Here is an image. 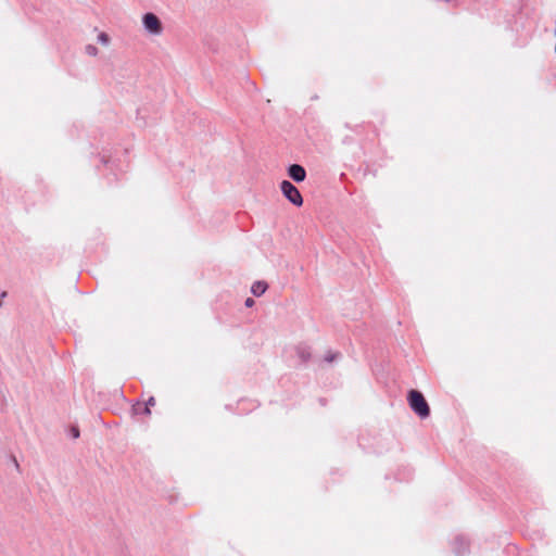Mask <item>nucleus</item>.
<instances>
[{
    "label": "nucleus",
    "mask_w": 556,
    "mask_h": 556,
    "mask_svg": "<svg viewBox=\"0 0 556 556\" xmlns=\"http://www.w3.org/2000/svg\"><path fill=\"white\" fill-rule=\"evenodd\" d=\"M268 289V283L264 280L254 281L251 286V293L255 296L263 295Z\"/></svg>",
    "instance_id": "39448f33"
},
{
    "label": "nucleus",
    "mask_w": 556,
    "mask_h": 556,
    "mask_svg": "<svg viewBox=\"0 0 556 556\" xmlns=\"http://www.w3.org/2000/svg\"><path fill=\"white\" fill-rule=\"evenodd\" d=\"M72 433H73V437H74V438H78V437H79V431H78V429H77V428H73V429H72Z\"/></svg>",
    "instance_id": "9d476101"
},
{
    "label": "nucleus",
    "mask_w": 556,
    "mask_h": 556,
    "mask_svg": "<svg viewBox=\"0 0 556 556\" xmlns=\"http://www.w3.org/2000/svg\"><path fill=\"white\" fill-rule=\"evenodd\" d=\"M98 39L103 45H108L109 43V36L105 33L99 34Z\"/></svg>",
    "instance_id": "0eeeda50"
},
{
    "label": "nucleus",
    "mask_w": 556,
    "mask_h": 556,
    "mask_svg": "<svg viewBox=\"0 0 556 556\" xmlns=\"http://www.w3.org/2000/svg\"><path fill=\"white\" fill-rule=\"evenodd\" d=\"M288 174L291 179H293L295 182H301L306 177V172L303 166L299 164H293L289 167Z\"/></svg>",
    "instance_id": "20e7f679"
},
{
    "label": "nucleus",
    "mask_w": 556,
    "mask_h": 556,
    "mask_svg": "<svg viewBox=\"0 0 556 556\" xmlns=\"http://www.w3.org/2000/svg\"><path fill=\"white\" fill-rule=\"evenodd\" d=\"M409 407L420 418H427L430 415V407L422 393L417 390H410L407 395Z\"/></svg>",
    "instance_id": "f257e3e1"
},
{
    "label": "nucleus",
    "mask_w": 556,
    "mask_h": 556,
    "mask_svg": "<svg viewBox=\"0 0 556 556\" xmlns=\"http://www.w3.org/2000/svg\"><path fill=\"white\" fill-rule=\"evenodd\" d=\"M255 304L254 300L251 298L245 299V307H252Z\"/></svg>",
    "instance_id": "1a4fd4ad"
},
{
    "label": "nucleus",
    "mask_w": 556,
    "mask_h": 556,
    "mask_svg": "<svg viewBox=\"0 0 556 556\" xmlns=\"http://www.w3.org/2000/svg\"><path fill=\"white\" fill-rule=\"evenodd\" d=\"M86 51L89 55H93V56L97 55V53H98V49L94 46H88L86 48Z\"/></svg>",
    "instance_id": "6e6552de"
},
{
    "label": "nucleus",
    "mask_w": 556,
    "mask_h": 556,
    "mask_svg": "<svg viewBox=\"0 0 556 556\" xmlns=\"http://www.w3.org/2000/svg\"><path fill=\"white\" fill-rule=\"evenodd\" d=\"M154 405H155V399H154V397H150V399L148 400L147 404H146L144 412H146L147 414H150V413H151L150 408H151L152 406H154Z\"/></svg>",
    "instance_id": "423d86ee"
},
{
    "label": "nucleus",
    "mask_w": 556,
    "mask_h": 556,
    "mask_svg": "<svg viewBox=\"0 0 556 556\" xmlns=\"http://www.w3.org/2000/svg\"><path fill=\"white\" fill-rule=\"evenodd\" d=\"M280 190L282 194L295 206H301L303 204V198L296 187H294L290 181L283 180L280 184Z\"/></svg>",
    "instance_id": "f03ea898"
},
{
    "label": "nucleus",
    "mask_w": 556,
    "mask_h": 556,
    "mask_svg": "<svg viewBox=\"0 0 556 556\" xmlns=\"http://www.w3.org/2000/svg\"><path fill=\"white\" fill-rule=\"evenodd\" d=\"M144 27L154 35H159L162 31V24L159 17L153 13H147L143 16Z\"/></svg>",
    "instance_id": "7ed1b4c3"
}]
</instances>
